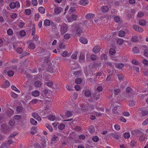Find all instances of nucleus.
<instances>
[{
	"label": "nucleus",
	"instance_id": "1",
	"mask_svg": "<svg viewBox=\"0 0 148 148\" xmlns=\"http://www.w3.org/2000/svg\"><path fill=\"white\" fill-rule=\"evenodd\" d=\"M68 29V26L66 24L64 23L60 25V32L62 35L64 34Z\"/></svg>",
	"mask_w": 148,
	"mask_h": 148
},
{
	"label": "nucleus",
	"instance_id": "2",
	"mask_svg": "<svg viewBox=\"0 0 148 148\" xmlns=\"http://www.w3.org/2000/svg\"><path fill=\"white\" fill-rule=\"evenodd\" d=\"M1 130L4 133H7L9 132L10 129L6 124H3L1 126Z\"/></svg>",
	"mask_w": 148,
	"mask_h": 148
},
{
	"label": "nucleus",
	"instance_id": "3",
	"mask_svg": "<svg viewBox=\"0 0 148 148\" xmlns=\"http://www.w3.org/2000/svg\"><path fill=\"white\" fill-rule=\"evenodd\" d=\"M75 29L77 31V33H76V35L79 36L81 34L83 30L79 25L76 26L75 27Z\"/></svg>",
	"mask_w": 148,
	"mask_h": 148
},
{
	"label": "nucleus",
	"instance_id": "4",
	"mask_svg": "<svg viewBox=\"0 0 148 148\" xmlns=\"http://www.w3.org/2000/svg\"><path fill=\"white\" fill-rule=\"evenodd\" d=\"M133 27L135 30L139 32H143V31L141 27L136 25H133Z\"/></svg>",
	"mask_w": 148,
	"mask_h": 148
},
{
	"label": "nucleus",
	"instance_id": "5",
	"mask_svg": "<svg viewBox=\"0 0 148 148\" xmlns=\"http://www.w3.org/2000/svg\"><path fill=\"white\" fill-rule=\"evenodd\" d=\"M32 116L33 117L37 119L39 121H40L41 120V119L37 113H33L32 114Z\"/></svg>",
	"mask_w": 148,
	"mask_h": 148
},
{
	"label": "nucleus",
	"instance_id": "6",
	"mask_svg": "<svg viewBox=\"0 0 148 148\" xmlns=\"http://www.w3.org/2000/svg\"><path fill=\"white\" fill-rule=\"evenodd\" d=\"M101 50V48L99 45H96L95 47L93 49V52L95 53H97L99 52Z\"/></svg>",
	"mask_w": 148,
	"mask_h": 148
},
{
	"label": "nucleus",
	"instance_id": "7",
	"mask_svg": "<svg viewBox=\"0 0 148 148\" xmlns=\"http://www.w3.org/2000/svg\"><path fill=\"white\" fill-rule=\"evenodd\" d=\"M132 134L135 133L136 134V135L138 134L139 136L143 135V134L142 131L140 130H136L132 131Z\"/></svg>",
	"mask_w": 148,
	"mask_h": 148
},
{
	"label": "nucleus",
	"instance_id": "8",
	"mask_svg": "<svg viewBox=\"0 0 148 148\" xmlns=\"http://www.w3.org/2000/svg\"><path fill=\"white\" fill-rule=\"evenodd\" d=\"M109 10V8L107 6H102L101 8V10L103 12H106Z\"/></svg>",
	"mask_w": 148,
	"mask_h": 148
},
{
	"label": "nucleus",
	"instance_id": "9",
	"mask_svg": "<svg viewBox=\"0 0 148 148\" xmlns=\"http://www.w3.org/2000/svg\"><path fill=\"white\" fill-rule=\"evenodd\" d=\"M85 59L84 53L83 52L80 53L79 60L81 62H83Z\"/></svg>",
	"mask_w": 148,
	"mask_h": 148
},
{
	"label": "nucleus",
	"instance_id": "10",
	"mask_svg": "<svg viewBox=\"0 0 148 148\" xmlns=\"http://www.w3.org/2000/svg\"><path fill=\"white\" fill-rule=\"evenodd\" d=\"M8 127L10 129H11L15 125V122L12 121H10L8 123Z\"/></svg>",
	"mask_w": 148,
	"mask_h": 148
},
{
	"label": "nucleus",
	"instance_id": "11",
	"mask_svg": "<svg viewBox=\"0 0 148 148\" xmlns=\"http://www.w3.org/2000/svg\"><path fill=\"white\" fill-rule=\"evenodd\" d=\"M139 25L141 26H145L146 24V21L145 19L140 20L138 21Z\"/></svg>",
	"mask_w": 148,
	"mask_h": 148
},
{
	"label": "nucleus",
	"instance_id": "12",
	"mask_svg": "<svg viewBox=\"0 0 148 148\" xmlns=\"http://www.w3.org/2000/svg\"><path fill=\"white\" fill-rule=\"evenodd\" d=\"M89 2L86 0H81L79 1V3L81 5H86Z\"/></svg>",
	"mask_w": 148,
	"mask_h": 148
},
{
	"label": "nucleus",
	"instance_id": "13",
	"mask_svg": "<svg viewBox=\"0 0 148 148\" xmlns=\"http://www.w3.org/2000/svg\"><path fill=\"white\" fill-rule=\"evenodd\" d=\"M80 41L82 43L84 44H86L87 43L88 41L85 38L81 37L79 39Z\"/></svg>",
	"mask_w": 148,
	"mask_h": 148
},
{
	"label": "nucleus",
	"instance_id": "14",
	"mask_svg": "<svg viewBox=\"0 0 148 148\" xmlns=\"http://www.w3.org/2000/svg\"><path fill=\"white\" fill-rule=\"evenodd\" d=\"M95 15L93 14H87L86 16L85 17L87 19H90L94 17Z\"/></svg>",
	"mask_w": 148,
	"mask_h": 148
},
{
	"label": "nucleus",
	"instance_id": "15",
	"mask_svg": "<svg viewBox=\"0 0 148 148\" xmlns=\"http://www.w3.org/2000/svg\"><path fill=\"white\" fill-rule=\"evenodd\" d=\"M32 94L34 97H37L39 95L40 92L38 90H35L32 92Z\"/></svg>",
	"mask_w": 148,
	"mask_h": 148
},
{
	"label": "nucleus",
	"instance_id": "16",
	"mask_svg": "<svg viewBox=\"0 0 148 148\" xmlns=\"http://www.w3.org/2000/svg\"><path fill=\"white\" fill-rule=\"evenodd\" d=\"M62 8L59 7H57L55 8L54 12L56 14L60 13L62 11Z\"/></svg>",
	"mask_w": 148,
	"mask_h": 148
},
{
	"label": "nucleus",
	"instance_id": "17",
	"mask_svg": "<svg viewBox=\"0 0 148 148\" xmlns=\"http://www.w3.org/2000/svg\"><path fill=\"white\" fill-rule=\"evenodd\" d=\"M88 130L89 132L91 134L93 133L95 131V129L94 127L92 125H91L90 126Z\"/></svg>",
	"mask_w": 148,
	"mask_h": 148
},
{
	"label": "nucleus",
	"instance_id": "18",
	"mask_svg": "<svg viewBox=\"0 0 148 148\" xmlns=\"http://www.w3.org/2000/svg\"><path fill=\"white\" fill-rule=\"evenodd\" d=\"M44 24L45 26L47 27L49 26L50 24V21L48 19H46L44 21Z\"/></svg>",
	"mask_w": 148,
	"mask_h": 148
},
{
	"label": "nucleus",
	"instance_id": "19",
	"mask_svg": "<svg viewBox=\"0 0 148 148\" xmlns=\"http://www.w3.org/2000/svg\"><path fill=\"white\" fill-rule=\"evenodd\" d=\"M70 54H71L70 53H68L66 51H64L63 53H62V56L65 57L69 56Z\"/></svg>",
	"mask_w": 148,
	"mask_h": 148
},
{
	"label": "nucleus",
	"instance_id": "20",
	"mask_svg": "<svg viewBox=\"0 0 148 148\" xmlns=\"http://www.w3.org/2000/svg\"><path fill=\"white\" fill-rule=\"evenodd\" d=\"M130 145L131 147H134L136 146L137 143L135 140H132L130 142Z\"/></svg>",
	"mask_w": 148,
	"mask_h": 148
},
{
	"label": "nucleus",
	"instance_id": "21",
	"mask_svg": "<svg viewBox=\"0 0 148 148\" xmlns=\"http://www.w3.org/2000/svg\"><path fill=\"white\" fill-rule=\"evenodd\" d=\"M39 12L42 14H44L45 12V9L42 7H40L38 9Z\"/></svg>",
	"mask_w": 148,
	"mask_h": 148
},
{
	"label": "nucleus",
	"instance_id": "22",
	"mask_svg": "<svg viewBox=\"0 0 148 148\" xmlns=\"http://www.w3.org/2000/svg\"><path fill=\"white\" fill-rule=\"evenodd\" d=\"M10 83L8 80H6L5 85H3L1 87L4 88H7L10 86Z\"/></svg>",
	"mask_w": 148,
	"mask_h": 148
},
{
	"label": "nucleus",
	"instance_id": "23",
	"mask_svg": "<svg viewBox=\"0 0 148 148\" xmlns=\"http://www.w3.org/2000/svg\"><path fill=\"white\" fill-rule=\"evenodd\" d=\"M131 40L133 42H137L138 40V37L136 36H134L132 38Z\"/></svg>",
	"mask_w": 148,
	"mask_h": 148
},
{
	"label": "nucleus",
	"instance_id": "24",
	"mask_svg": "<svg viewBox=\"0 0 148 148\" xmlns=\"http://www.w3.org/2000/svg\"><path fill=\"white\" fill-rule=\"evenodd\" d=\"M34 85L36 87H40L41 85V83L40 81H38L34 82Z\"/></svg>",
	"mask_w": 148,
	"mask_h": 148
},
{
	"label": "nucleus",
	"instance_id": "25",
	"mask_svg": "<svg viewBox=\"0 0 148 148\" xmlns=\"http://www.w3.org/2000/svg\"><path fill=\"white\" fill-rule=\"evenodd\" d=\"M30 121L31 124L33 125H36L37 124V121L33 118H31L30 119Z\"/></svg>",
	"mask_w": 148,
	"mask_h": 148
},
{
	"label": "nucleus",
	"instance_id": "26",
	"mask_svg": "<svg viewBox=\"0 0 148 148\" xmlns=\"http://www.w3.org/2000/svg\"><path fill=\"white\" fill-rule=\"evenodd\" d=\"M125 32L121 30L119 32V35L120 37H124L125 36Z\"/></svg>",
	"mask_w": 148,
	"mask_h": 148
},
{
	"label": "nucleus",
	"instance_id": "27",
	"mask_svg": "<svg viewBox=\"0 0 148 148\" xmlns=\"http://www.w3.org/2000/svg\"><path fill=\"white\" fill-rule=\"evenodd\" d=\"M35 47V45L33 43L31 42L29 45V49H33Z\"/></svg>",
	"mask_w": 148,
	"mask_h": 148
},
{
	"label": "nucleus",
	"instance_id": "28",
	"mask_svg": "<svg viewBox=\"0 0 148 148\" xmlns=\"http://www.w3.org/2000/svg\"><path fill=\"white\" fill-rule=\"evenodd\" d=\"M46 127L49 130L50 132H52L53 131V129L52 126L49 124L47 123L45 125Z\"/></svg>",
	"mask_w": 148,
	"mask_h": 148
},
{
	"label": "nucleus",
	"instance_id": "29",
	"mask_svg": "<svg viewBox=\"0 0 148 148\" xmlns=\"http://www.w3.org/2000/svg\"><path fill=\"white\" fill-rule=\"evenodd\" d=\"M84 94L86 96L89 97L91 95L90 91L89 90H87L85 91Z\"/></svg>",
	"mask_w": 148,
	"mask_h": 148
},
{
	"label": "nucleus",
	"instance_id": "30",
	"mask_svg": "<svg viewBox=\"0 0 148 148\" xmlns=\"http://www.w3.org/2000/svg\"><path fill=\"white\" fill-rule=\"evenodd\" d=\"M30 54V53L28 52H27L25 51H24L22 54L21 56H20V58H22L25 56L29 55Z\"/></svg>",
	"mask_w": 148,
	"mask_h": 148
},
{
	"label": "nucleus",
	"instance_id": "31",
	"mask_svg": "<svg viewBox=\"0 0 148 148\" xmlns=\"http://www.w3.org/2000/svg\"><path fill=\"white\" fill-rule=\"evenodd\" d=\"M121 92V90L119 89H114V93L115 95H118Z\"/></svg>",
	"mask_w": 148,
	"mask_h": 148
},
{
	"label": "nucleus",
	"instance_id": "32",
	"mask_svg": "<svg viewBox=\"0 0 148 148\" xmlns=\"http://www.w3.org/2000/svg\"><path fill=\"white\" fill-rule=\"evenodd\" d=\"M90 58L92 60L95 61L96 60L97 57L95 55L92 54L90 56Z\"/></svg>",
	"mask_w": 148,
	"mask_h": 148
},
{
	"label": "nucleus",
	"instance_id": "33",
	"mask_svg": "<svg viewBox=\"0 0 148 148\" xmlns=\"http://www.w3.org/2000/svg\"><path fill=\"white\" fill-rule=\"evenodd\" d=\"M65 127V125L63 124H60L58 125V128L61 130H63L64 128Z\"/></svg>",
	"mask_w": 148,
	"mask_h": 148
},
{
	"label": "nucleus",
	"instance_id": "34",
	"mask_svg": "<svg viewBox=\"0 0 148 148\" xmlns=\"http://www.w3.org/2000/svg\"><path fill=\"white\" fill-rule=\"evenodd\" d=\"M124 136L125 138L128 139L130 137V134L129 132H126L124 134Z\"/></svg>",
	"mask_w": 148,
	"mask_h": 148
},
{
	"label": "nucleus",
	"instance_id": "35",
	"mask_svg": "<svg viewBox=\"0 0 148 148\" xmlns=\"http://www.w3.org/2000/svg\"><path fill=\"white\" fill-rule=\"evenodd\" d=\"M129 105L130 106H134L135 104V101L134 100H130L129 101Z\"/></svg>",
	"mask_w": 148,
	"mask_h": 148
},
{
	"label": "nucleus",
	"instance_id": "36",
	"mask_svg": "<svg viewBox=\"0 0 148 148\" xmlns=\"http://www.w3.org/2000/svg\"><path fill=\"white\" fill-rule=\"evenodd\" d=\"M124 66L123 64L122 63H119L118 64H116V67L119 69H121Z\"/></svg>",
	"mask_w": 148,
	"mask_h": 148
},
{
	"label": "nucleus",
	"instance_id": "37",
	"mask_svg": "<svg viewBox=\"0 0 148 148\" xmlns=\"http://www.w3.org/2000/svg\"><path fill=\"white\" fill-rule=\"evenodd\" d=\"M16 5L14 2L11 3L9 5V6L10 8L12 9H13L16 7Z\"/></svg>",
	"mask_w": 148,
	"mask_h": 148
},
{
	"label": "nucleus",
	"instance_id": "38",
	"mask_svg": "<svg viewBox=\"0 0 148 148\" xmlns=\"http://www.w3.org/2000/svg\"><path fill=\"white\" fill-rule=\"evenodd\" d=\"M109 53L112 55H114L116 52V51L114 49L111 48L109 51Z\"/></svg>",
	"mask_w": 148,
	"mask_h": 148
},
{
	"label": "nucleus",
	"instance_id": "39",
	"mask_svg": "<svg viewBox=\"0 0 148 148\" xmlns=\"http://www.w3.org/2000/svg\"><path fill=\"white\" fill-rule=\"evenodd\" d=\"M7 74L8 76L11 77L12 76L14 75V72L12 71H10L7 72Z\"/></svg>",
	"mask_w": 148,
	"mask_h": 148
},
{
	"label": "nucleus",
	"instance_id": "40",
	"mask_svg": "<svg viewBox=\"0 0 148 148\" xmlns=\"http://www.w3.org/2000/svg\"><path fill=\"white\" fill-rule=\"evenodd\" d=\"M144 134H143V135H140L139 138V140L141 142H143L145 140V137L144 136Z\"/></svg>",
	"mask_w": 148,
	"mask_h": 148
},
{
	"label": "nucleus",
	"instance_id": "41",
	"mask_svg": "<svg viewBox=\"0 0 148 148\" xmlns=\"http://www.w3.org/2000/svg\"><path fill=\"white\" fill-rule=\"evenodd\" d=\"M19 34L21 36H24L26 34L24 30H21L19 32Z\"/></svg>",
	"mask_w": 148,
	"mask_h": 148
},
{
	"label": "nucleus",
	"instance_id": "42",
	"mask_svg": "<svg viewBox=\"0 0 148 148\" xmlns=\"http://www.w3.org/2000/svg\"><path fill=\"white\" fill-rule=\"evenodd\" d=\"M48 119L50 121H53L55 119L56 117L53 115H50V116L49 117Z\"/></svg>",
	"mask_w": 148,
	"mask_h": 148
},
{
	"label": "nucleus",
	"instance_id": "43",
	"mask_svg": "<svg viewBox=\"0 0 148 148\" xmlns=\"http://www.w3.org/2000/svg\"><path fill=\"white\" fill-rule=\"evenodd\" d=\"M17 53H18L20 54L23 52V50L21 47H18L16 50Z\"/></svg>",
	"mask_w": 148,
	"mask_h": 148
},
{
	"label": "nucleus",
	"instance_id": "44",
	"mask_svg": "<svg viewBox=\"0 0 148 148\" xmlns=\"http://www.w3.org/2000/svg\"><path fill=\"white\" fill-rule=\"evenodd\" d=\"M133 51L134 53H138L140 51L136 47H134L132 50Z\"/></svg>",
	"mask_w": 148,
	"mask_h": 148
},
{
	"label": "nucleus",
	"instance_id": "45",
	"mask_svg": "<svg viewBox=\"0 0 148 148\" xmlns=\"http://www.w3.org/2000/svg\"><path fill=\"white\" fill-rule=\"evenodd\" d=\"M46 84L47 86L50 87H52L53 86V84L52 82L49 81L46 83Z\"/></svg>",
	"mask_w": 148,
	"mask_h": 148
},
{
	"label": "nucleus",
	"instance_id": "46",
	"mask_svg": "<svg viewBox=\"0 0 148 148\" xmlns=\"http://www.w3.org/2000/svg\"><path fill=\"white\" fill-rule=\"evenodd\" d=\"M22 110V107L20 106H17L16 108V111L18 112H21Z\"/></svg>",
	"mask_w": 148,
	"mask_h": 148
},
{
	"label": "nucleus",
	"instance_id": "47",
	"mask_svg": "<svg viewBox=\"0 0 148 148\" xmlns=\"http://www.w3.org/2000/svg\"><path fill=\"white\" fill-rule=\"evenodd\" d=\"M104 64L105 66H109L110 67H113V66H112V63L110 62H105Z\"/></svg>",
	"mask_w": 148,
	"mask_h": 148
},
{
	"label": "nucleus",
	"instance_id": "48",
	"mask_svg": "<svg viewBox=\"0 0 148 148\" xmlns=\"http://www.w3.org/2000/svg\"><path fill=\"white\" fill-rule=\"evenodd\" d=\"M58 137L56 136L55 135H53L52 136L51 140L52 141H56L58 140Z\"/></svg>",
	"mask_w": 148,
	"mask_h": 148
},
{
	"label": "nucleus",
	"instance_id": "49",
	"mask_svg": "<svg viewBox=\"0 0 148 148\" xmlns=\"http://www.w3.org/2000/svg\"><path fill=\"white\" fill-rule=\"evenodd\" d=\"M111 136L112 137L115 138L117 140L118 139L119 137V136L118 135H116L113 133L111 134Z\"/></svg>",
	"mask_w": 148,
	"mask_h": 148
},
{
	"label": "nucleus",
	"instance_id": "50",
	"mask_svg": "<svg viewBox=\"0 0 148 148\" xmlns=\"http://www.w3.org/2000/svg\"><path fill=\"white\" fill-rule=\"evenodd\" d=\"M72 113L70 111H67L65 113L66 115L69 117L72 115Z\"/></svg>",
	"mask_w": 148,
	"mask_h": 148
},
{
	"label": "nucleus",
	"instance_id": "51",
	"mask_svg": "<svg viewBox=\"0 0 148 148\" xmlns=\"http://www.w3.org/2000/svg\"><path fill=\"white\" fill-rule=\"evenodd\" d=\"M124 42V40L121 39H119L117 40V43L119 45H121Z\"/></svg>",
	"mask_w": 148,
	"mask_h": 148
},
{
	"label": "nucleus",
	"instance_id": "52",
	"mask_svg": "<svg viewBox=\"0 0 148 148\" xmlns=\"http://www.w3.org/2000/svg\"><path fill=\"white\" fill-rule=\"evenodd\" d=\"M132 91V89L130 87H127L126 89V92L128 93H130Z\"/></svg>",
	"mask_w": 148,
	"mask_h": 148
},
{
	"label": "nucleus",
	"instance_id": "53",
	"mask_svg": "<svg viewBox=\"0 0 148 148\" xmlns=\"http://www.w3.org/2000/svg\"><path fill=\"white\" fill-rule=\"evenodd\" d=\"M11 88L12 90L17 92H18L19 93L20 92V91L15 86L13 85L12 86Z\"/></svg>",
	"mask_w": 148,
	"mask_h": 148
},
{
	"label": "nucleus",
	"instance_id": "54",
	"mask_svg": "<svg viewBox=\"0 0 148 148\" xmlns=\"http://www.w3.org/2000/svg\"><path fill=\"white\" fill-rule=\"evenodd\" d=\"M21 115H15L14 116V118L16 120H19L21 118Z\"/></svg>",
	"mask_w": 148,
	"mask_h": 148
},
{
	"label": "nucleus",
	"instance_id": "55",
	"mask_svg": "<svg viewBox=\"0 0 148 148\" xmlns=\"http://www.w3.org/2000/svg\"><path fill=\"white\" fill-rule=\"evenodd\" d=\"M92 139L94 142H96L98 141L99 138L98 136H95L92 137Z\"/></svg>",
	"mask_w": 148,
	"mask_h": 148
},
{
	"label": "nucleus",
	"instance_id": "56",
	"mask_svg": "<svg viewBox=\"0 0 148 148\" xmlns=\"http://www.w3.org/2000/svg\"><path fill=\"white\" fill-rule=\"evenodd\" d=\"M40 17V15L38 13H36L35 15V20L36 21H38Z\"/></svg>",
	"mask_w": 148,
	"mask_h": 148
},
{
	"label": "nucleus",
	"instance_id": "57",
	"mask_svg": "<svg viewBox=\"0 0 148 148\" xmlns=\"http://www.w3.org/2000/svg\"><path fill=\"white\" fill-rule=\"evenodd\" d=\"M82 81V80L81 78H77L75 80V83L78 84H80Z\"/></svg>",
	"mask_w": 148,
	"mask_h": 148
},
{
	"label": "nucleus",
	"instance_id": "58",
	"mask_svg": "<svg viewBox=\"0 0 148 148\" xmlns=\"http://www.w3.org/2000/svg\"><path fill=\"white\" fill-rule=\"evenodd\" d=\"M101 58L102 60H106L107 59V57L106 54H102L101 55Z\"/></svg>",
	"mask_w": 148,
	"mask_h": 148
},
{
	"label": "nucleus",
	"instance_id": "59",
	"mask_svg": "<svg viewBox=\"0 0 148 148\" xmlns=\"http://www.w3.org/2000/svg\"><path fill=\"white\" fill-rule=\"evenodd\" d=\"M11 95L12 97L14 98H17L18 96V95L15 94V93L11 92Z\"/></svg>",
	"mask_w": 148,
	"mask_h": 148
},
{
	"label": "nucleus",
	"instance_id": "60",
	"mask_svg": "<svg viewBox=\"0 0 148 148\" xmlns=\"http://www.w3.org/2000/svg\"><path fill=\"white\" fill-rule=\"evenodd\" d=\"M77 53L75 52L73 54L71 58L72 59H76L77 58Z\"/></svg>",
	"mask_w": 148,
	"mask_h": 148
},
{
	"label": "nucleus",
	"instance_id": "61",
	"mask_svg": "<svg viewBox=\"0 0 148 148\" xmlns=\"http://www.w3.org/2000/svg\"><path fill=\"white\" fill-rule=\"evenodd\" d=\"M31 13V10L30 9H27L25 10V14L27 15H29Z\"/></svg>",
	"mask_w": 148,
	"mask_h": 148
},
{
	"label": "nucleus",
	"instance_id": "62",
	"mask_svg": "<svg viewBox=\"0 0 148 148\" xmlns=\"http://www.w3.org/2000/svg\"><path fill=\"white\" fill-rule=\"evenodd\" d=\"M32 3L34 6H37L38 4L37 0H32Z\"/></svg>",
	"mask_w": 148,
	"mask_h": 148
},
{
	"label": "nucleus",
	"instance_id": "63",
	"mask_svg": "<svg viewBox=\"0 0 148 148\" xmlns=\"http://www.w3.org/2000/svg\"><path fill=\"white\" fill-rule=\"evenodd\" d=\"M12 19H15L17 17V15L16 13H12L10 15Z\"/></svg>",
	"mask_w": 148,
	"mask_h": 148
},
{
	"label": "nucleus",
	"instance_id": "64",
	"mask_svg": "<svg viewBox=\"0 0 148 148\" xmlns=\"http://www.w3.org/2000/svg\"><path fill=\"white\" fill-rule=\"evenodd\" d=\"M144 54L145 56L148 57V49H146L144 50Z\"/></svg>",
	"mask_w": 148,
	"mask_h": 148
}]
</instances>
